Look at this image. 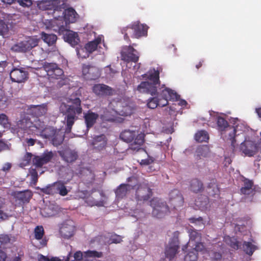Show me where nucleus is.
Segmentation results:
<instances>
[{"instance_id": "338daca9", "label": "nucleus", "mask_w": 261, "mask_h": 261, "mask_svg": "<svg viewBox=\"0 0 261 261\" xmlns=\"http://www.w3.org/2000/svg\"><path fill=\"white\" fill-rule=\"evenodd\" d=\"M32 180L34 184H36L38 181V173L36 170H33L31 173Z\"/></svg>"}, {"instance_id": "3c124183", "label": "nucleus", "mask_w": 261, "mask_h": 261, "mask_svg": "<svg viewBox=\"0 0 261 261\" xmlns=\"http://www.w3.org/2000/svg\"><path fill=\"white\" fill-rule=\"evenodd\" d=\"M100 119L102 121H114L115 119L114 116L109 114V112L106 110L103 112V114L100 115Z\"/></svg>"}, {"instance_id": "e433bc0d", "label": "nucleus", "mask_w": 261, "mask_h": 261, "mask_svg": "<svg viewBox=\"0 0 261 261\" xmlns=\"http://www.w3.org/2000/svg\"><path fill=\"white\" fill-rule=\"evenodd\" d=\"M33 123L28 117H24L20 119L17 123V126L19 129L25 130L32 127Z\"/></svg>"}, {"instance_id": "412c9836", "label": "nucleus", "mask_w": 261, "mask_h": 261, "mask_svg": "<svg viewBox=\"0 0 261 261\" xmlns=\"http://www.w3.org/2000/svg\"><path fill=\"white\" fill-rule=\"evenodd\" d=\"M59 153L63 160L67 163H72L75 162L78 158L77 152L70 149H65L59 151Z\"/></svg>"}, {"instance_id": "f704fd0d", "label": "nucleus", "mask_w": 261, "mask_h": 261, "mask_svg": "<svg viewBox=\"0 0 261 261\" xmlns=\"http://www.w3.org/2000/svg\"><path fill=\"white\" fill-rule=\"evenodd\" d=\"M207 193L211 196L215 197L219 195L220 190L218 185L216 184V180L213 179L207 187Z\"/></svg>"}, {"instance_id": "13d9d810", "label": "nucleus", "mask_w": 261, "mask_h": 261, "mask_svg": "<svg viewBox=\"0 0 261 261\" xmlns=\"http://www.w3.org/2000/svg\"><path fill=\"white\" fill-rule=\"evenodd\" d=\"M211 257L213 260L219 261L221 260L222 254L220 252L213 251L211 254Z\"/></svg>"}, {"instance_id": "ddd939ff", "label": "nucleus", "mask_w": 261, "mask_h": 261, "mask_svg": "<svg viewBox=\"0 0 261 261\" xmlns=\"http://www.w3.org/2000/svg\"><path fill=\"white\" fill-rule=\"evenodd\" d=\"M240 149L245 155L248 156H253L258 152L255 142L251 140H245L241 144Z\"/></svg>"}, {"instance_id": "c9c22d12", "label": "nucleus", "mask_w": 261, "mask_h": 261, "mask_svg": "<svg viewBox=\"0 0 261 261\" xmlns=\"http://www.w3.org/2000/svg\"><path fill=\"white\" fill-rule=\"evenodd\" d=\"M136 132L129 130H125L120 135V138L121 140L126 142H130L133 141L136 137Z\"/></svg>"}, {"instance_id": "c03bdc74", "label": "nucleus", "mask_w": 261, "mask_h": 261, "mask_svg": "<svg viewBox=\"0 0 261 261\" xmlns=\"http://www.w3.org/2000/svg\"><path fill=\"white\" fill-rule=\"evenodd\" d=\"M134 30L132 27V23L126 27L123 28L121 29L122 34H124V38L126 40L130 41L129 35L132 37Z\"/></svg>"}, {"instance_id": "c756f323", "label": "nucleus", "mask_w": 261, "mask_h": 261, "mask_svg": "<svg viewBox=\"0 0 261 261\" xmlns=\"http://www.w3.org/2000/svg\"><path fill=\"white\" fill-rule=\"evenodd\" d=\"M82 193L84 194V198L85 199V202L90 206H103V203L101 201H98L94 199L91 196V193L87 190L83 191Z\"/></svg>"}, {"instance_id": "f257e3e1", "label": "nucleus", "mask_w": 261, "mask_h": 261, "mask_svg": "<svg viewBox=\"0 0 261 261\" xmlns=\"http://www.w3.org/2000/svg\"><path fill=\"white\" fill-rule=\"evenodd\" d=\"M159 74L158 70H150L148 74L142 75L143 77H147L149 81L142 82L137 87V90L140 93L155 96L149 99L147 104L148 108L152 109L158 106H166L169 100L176 101L179 98V95L170 88H166L160 93L157 92V87L160 85Z\"/></svg>"}, {"instance_id": "4d7b16f0", "label": "nucleus", "mask_w": 261, "mask_h": 261, "mask_svg": "<svg viewBox=\"0 0 261 261\" xmlns=\"http://www.w3.org/2000/svg\"><path fill=\"white\" fill-rule=\"evenodd\" d=\"M189 221L192 223H195L196 225H201L203 226L204 225V223L203 222V219L201 217H199L198 218L191 217L189 218Z\"/></svg>"}, {"instance_id": "f03ea898", "label": "nucleus", "mask_w": 261, "mask_h": 261, "mask_svg": "<svg viewBox=\"0 0 261 261\" xmlns=\"http://www.w3.org/2000/svg\"><path fill=\"white\" fill-rule=\"evenodd\" d=\"M70 105L64 102L61 103L59 109L63 115H65V120L66 124V130L70 132L75 121L78 119V116L82 114L83 109L81 106V100L79 97L73 98L72 96L67 100Z\"/></svg>"}, {"instance_id": "a19ab883", "label": "nucleus", "mask_w": 261, "mask_h": 261, "mask_svg": "<svg viewBox=\"0 0 261 261\" xmlns=\"http://www.w3.org/2000/svg\"><path fill=\"white\" fill-rule=\"evenodd\" d=\"M243 248L247 254L251 255L257 248L256 246L252 244L251 242L245 241L243 244Z\"/></svg>"}, {"instance_id": "2f4dec72", "label": "nucleus", "mask_w": 261, "mask_h": 261, "mask_svg": "<svg viewBox=\"0 0 261 261\" xmlns=\"http://www.w3.org/2000/svg\"><path fill=\"white\" fill-rule=\"evenodd\" d=\"M190 190L195 193L201 192L203 190V183L197 178L193 179L190 181Z\"/></svg>"}, {"instance_id": "0e129e2a", "label": "nucleus", "mask_w": 261, "mask_h": 261, "mask_svg": "<svg viewBox=\"0 0 261 261\" xmlns=\"http://www.w3.org/2000/svg\"><path fill=\"white\" fill-rule=\"evenodd\" d=\"M84 253L81 251H76L74 253L73 257L75 261H81L83 259Z\"/></svg>"}, {"instance_id": "5701e85b", "label": "nucleus", "mask_w": 261, "mask_h": 261, "mask_svg": "<svg viewBox=\"0 0 261 261\" xmlns=\"http://www.w3.org/2000/svg\"><path fill=\"white\" fill-rule=\"evenodd\" d=\"M99 117L98 114L89 110L84 114V118L87 129L92 127L96 123V120Z\"/></svg>"}, {"instance_id": "79ce46f5", "label": "nucleus", "mask_w": 261, "mask_h": 261, "mask_svg": "<svg viewBox=\"0 0 261 261\" xmlns=\"http://www.w3.org/2000/svg\"><path fill=\"white\" fill-rule=\"evenodd\" d=\"M56 193L59 194L61 196H62L67 195L69 192L64 184L60 181L56 182Z\"/></svg>"}, {"instance_id": "bb28decb", "label": "nucleus", "mask_w": 261, "mask_h": 261, "mask_svg": "<svg viewBox=\"0 0 261 261\" xmlns=\"http://www.w3.org/2000/svg\"><path fill=\"white\" fill-rule=\"evenodd\" d=\"M74 227L72 224L64 223L60 229V232L61 236L68 239L73 235Z\"/></svg>"}, {"instance_id": "7ed1b4c3", "label": "nucleus", "mask_w": 261, "mask_h": 261, "mask_svg": "<svg viewBox=\"0 0 261 261\" xmlns=\"http://www.w3.org/2000/svg\"><path fill=\"white\" fill-rule=\"evenodd\" d=\"M42 68L46 72L48 79L61 80L58 83V85L62 87L68 83V79L64 75L63 70L55 63H43Z\"/></svg>"}, {"instance_id": "b1692460", "label": "nucleus", "mask_w": 261, "mask_h": 261, "mask_svg": "<svg viewBox=\"0 0 261 261\" xmlns=\"http://www.w3.org/2000/svg\"><path fill=\"white\" fill-rule=\"evenodd\" d=\"M44 124L40 127H36L39 130L40 136L46 139H50L53 137V135H55V132L57 130L52 126H46L44 127Z\"/></svg>"}, {"instance_id": "a211bd4d", "label": "nucleus", "mask_w": 261, "mask_h": 261, "mask_svg": "<svg viewBox=\"0 0 261 261\" xmlns=\"http://www.w3.org/2000/svg\"><path fill=\"white\" fill-rule=\"evenodd\" d=\"M134 186L128 184H121L115 190L116 199L118 200L124 198L130 192Z\"/></svg>"}, {"instance_id": "bf43d9fd", "label": "nucleus", "mask_w": 261, "mask_h": 261, "mask_svg": "<svg viewBox=\"0 0 261 261\" xmlns=\"http://www.w3.org/2000/svg\"><path fill=\"white\" fill-rule=\"evenodd\" d=\"M128 150L132 151L133 152H137L140 150H143V148L140 145L132 143L129 145Z\"/></svg>"}, {"instance_id": "774afa93", "label": "nucleus", "mask_w": 261, "mask_h": 261, "mask_svg": "<svg viewBox=\"0 0 261 261\" xmlns=\"http://www.w3.org/2000/svg\"><path fill=\"white\" fill-rule=\"evenodd\" d=\"M39 261H61V260L56 257H52L49 259L47 257L41 255Z\"/></svg>"}, {"instance_id": "ea45409f", "label": "nucleus", "mask_w": 261, "mask_h": 261, "mask_svg": "<svg viewBox=\"0 0 261 261\" xmlns=\"http://www.w3.org/2000/svg\"><path fill=\"white\" fill-rule=\"evenodd\" d=\"M195 139L198 142H207L209 140L208 133L204 130H201L196 133Z\"/></svg>"}, {"instance_id": "4be33fe9", "label": "nucleus", "mask_w": 261, "mask_h": 261, "mask_svg": "<svg viewBox=\"0 0 261 261\" xmlns=\"http://www.w3.org/2000/svg\"><path fill=\"white\" fill-rule=\"evenodd\" d=\"M79 174V176L83 181L86 184H91L95 180L94 172L89 168H82Z\"/></svg>"}, {"instance_id": "aec40b11", "label": "nucleus", "mask_w": 261, "mask_h": 261, "mask_svg": "<svg viewBox=\"0 0 261 261\" xmlns=\"http://www.w3.org/2000/svg\"><path fill=\"white\" fill-rule=\"evenodd\" d=\"M97 48V45L93 41L87 43L84 48L77 50V55L79 58L85 59L89 57V54L93 53Z\"/></svg>"}, {"instance_id": "dca6fc26", "label": "nucleus", "mask_w": 261, "mask_h": 261, "mask_svg": "<svg viewBox=\"0 0 261 261\" xmlns=\"http://www.w3.org/2000/svg\"><path fill=\"white\" fill-rule=\"evenodd\" d=\"M93 93L98 96L103 97L113 95V89L103 84H95L92 87Z\"/></svg>"}, {"instance_id": "1a4fd4ad", "label": "nucleus", "mask_w": 261, "mask_h": 261, "mask_svg": "<svg viewBox=\"0 0 261 261\" xmlns=\"http://www.w3.org/2000/svg\"><path fill=\"white\" fill-rule=\"evenodd\" d=\"M179 249V242L177 237H173L166 246L165 249V258L164 261H171L176 254L178 252Z\"/></svg>"}, {"instance_id": "20e7f679", "label": "nucleus", "mask_w": 261, "mask_h": 261, "mask_svg": "<svg viewBox=\"0 0 261 261\" xmlns=\"http://www.w3.org/2000/svg\"><path fill=\"white\" fill-rule=\"evenodd\" d=\"M217 129L221 133L223 137L229 140L231 142V145L234 148L236 142L237 128L235 126H230L228 122L223 117L218 116L217 118Z\"/></svg>"}, {"instance_id": "423d86ee", "label": "nucleus", "mask_w": 261, "mask_h": 261, "mask_svg": "<svg viewBox=\"0 0 261 261\" xmlns=\"http://www.w3.org/2000/svg\"><path fill=\"white\" fill-rule=\"evenodd\" d=\"M150 205L152 207V215L156 218H163L170 212L166 203L161 200L153 199L150 201Z\"/></svg>"}, {"instance_id": "6ab92c4d", "label": "nucleus", "mask_w": 261, "mask_h": 261, "mask_svg": "<svg viewBox=\"0 0 261 261\" xmlns=\"http://www.w3.org/2000/svg\"><path fill=\"white\" fill-rule=\"evenodd\" d=\"M53 157V153L51 151L44 152L41 156H35L33 159V163L37 167L40 168L48 163Z\"/></svg>"}, {"instance_id": "f3484780", "label": "nucleus", "mask_w": 261, "mask_h": 261, "mask_svg": "<svg viewBox=\"0 0 261 261\" xmlns=\"http://www.w3.org/2000/svg\"><path fill=\"white\" fill-rule=\"evenodd\" d=\"M243 184L240 190L241 194L253 196L255 194V187L253 180L244 178Z\"/></svg>"}, {"instance_id": "f8f14e48", "label": "nucleus", "mask_w": 261, "mask_h": 261, "mask_svg": "<svg viewBox=\"0 0 261 261\" xmlns=\"http://www.w3.org/2000/svg\"><path fill=\"white\" fill-rule=\"evenodd\" d=\"M16 204L22 206L24 204L29 203L33 196V193L31 190H26L22 191L14 192L12 194Z\"/></svg>"}, {"instance_id": "37998d69", "label": "nucleus", "mask_w": 261, "mask_h": 261, "mask_svg": "<svg viewBox=\"0 0 261 261\" xmlns=\"http://www.w3.org/2000/svg\"><path fill=\"white\" fill-rule=\"evenodd\" d=\"M56 182L48 185L46 187L43 188L41 189V191L45 194L48 195H55L56 194Z\"/></svg>"}, {"instance_id": "e2e57ef3", "label": "nucleus", "mask_w": 261, "mask_h": 261, "mask_svg": "<svg viewBox=\"0 0 261 261\" xmlns=\"http://www.w3.org/2000/svg\"><path fill=\"white\" fill-rule=\"evenodd\" d=\"M17 1L20 6L24 7H29L32 4L31 0H17Z\"/></svg>"}, {"instance_id": "9b49d317", "label": "nucleus", "mask_w": 261, "mask_h": 261, "mask_svg": "<svg viewBox=\"0 0 261 261\" xmlns=\"http://www.w3.org/2000/svg\"><path fill=\"white\" fill-rule=\"evenodd\" d=\"M29 73L23 68L14 67L10 71V77L13 82H24L28 79Z\"/></svg>"}, {"instance_id": "680f3d73", "label": "nucleus", "mask_w": 261, "mask_h": 261, "mask_svg": "<svg viewBox=\"0 0 261 261\" xmlns=\"http://www.w3.org/2000/svg\"><path fill=\"white\" fill-rule=\"evenodd\" d=\"M229 245L231 248L237 250L239 249V243L235 239H233V238L230 239V242H229Z\"/></svg>"}, {"instance_id": "473e14b6", "label": "nucleus", "mask_w": 261, "mask_h": 261, "mask_svg": "<svg viewBox=\"0 0 261 261\" xmlns=\"http://www.w3.org/2000/svg\"><path fill=\"white\" fill-rule=\"evenodd\" d=\"M38 8L42 11L54 9L55 6L51 0H42L37 2Z\"/></svg>"}, {"instance_id": "9d476101", "label": "nucleus", "mask_w": 261, "mask_h": 261, "mask_svg": "<svg viewBox=\"0 0 261 261\" xmlns=\"http://www.w3.org/2000/svg\"><path fill=\"white\" fill-rule=\"evenodd\" d=\"M121 60L129 63L130 62L136 63L139 59V55L136 49L132 46H126L123 48L121 52Z\"/></svg>"}, {"instance_id": "a878e982", "label": "nucleus", "mask_w": 261, "mask_h": 261, "mask_svg": "<svg viewBox=\"0 0 261 261\" xmlns=\"http://www.w3.org/2000/svg\"><path fill=\"white\" fill-rule=\"evenodd\" d=\"M94 149L100 151L104 149L107 145V140L104 135L96 136L93 139L92 143Z\"/></svg>"}, {"instance_id": "de8ad7c7", "label": "nucleus", "mask_w": 261, "mask_h": 261, "mask_svg": "<svg viewBox=\"0 0 261 261\" xmlns=\"http://www.w3.org/2000/svg\"><path fill=\"white\" fill-rule=\"evenodd\" d=\"M84 257H97L100 258L102 257L103 253L102 252H98L95 250H88L84 252Z\"/></svg>"}, {"instance_id": "2eb2a0df", "label": "nucleus", "mask_w": 261, "mask_h": 261, "mask_svg": "<svg viewBox=\"0 0 261 261\" xmlns=\"http://www.w3.org/2000/svg\"><path fill=\"white\" fill-rule=\"evenodd\" d=\"M132 27L134 32L132 38L139 39L147 35L148 27L146 24H142L140 21H137L132 22Z\"/></svg>"}, {"instance_id": "7c9ffc66", "label": "nucleus", "mask_w": 261, "mask_h": 261, "mask_svg": "<svg viewBox=\"0 0 261 261\" xmlns=\"http://www.w3.org/2000/svg\"><path fill=\"white\" fill-rule=\"evenodd\" d=\"M210 153V148L207 145H200L196 150L195 154V159L198 161L202 158H206Z\"/></svg>"}, {"instance_id": "864d4df0", "label": "nucleus", "mask_w": 261, "mask_h": 261, "mask_svg": "<svg viewBox=\"0 0 261 261\" xmlns=\"http://www.w3.org/2000/svg\"><path fill=\"white\" fill-rule=\"evenodd\" d=\"M9 31L8 25L3 20H0V35L4 36Z\"/></svg>"}, {"instance_id": "72a5a7b5", "label": "nucleus", "mask_w": 261, "mask_h": 261, "mask_svg": "<svg viewBox=\"0 0 261 261\" xmlns=\"http://www.w3.org/2000/svg\"><path fill=\"white\" fill-rule=\"evenodd\" d=\"M52 141L53 144L55 146L60 145L64 141V135L63 133L60 130L57 129L55 132V135L50 139Z\"/></svg>"}, {"instance_id": "6e6552de", "label": "nucleus", "mask_w": 261, "mask_h": 261, "mask_svg": "<svg viewBox=\"0 0 261 261\" xmlns=\"http://www.w3.org/2000/svg\"><path fill=\"white\" fill-rule=\"evenodd\" d=\"M152 195V190L147 185L140 184L136 189L135 199L138 203H144L148 201Z\"/></svg>"}, {"instance_id": "09e8293b", "label": "nucleus", "mask_w": 261, "mask_h": 261, "mask_svg": "<svg viewBox=\"0 0 261 261\" xmlns=\"http://www.w3.org/2000/svg\"><path fill=\"white\" fill-rule=\"evenodd\" d=\"M11 236L8 234H0V248L2 245H6L10 243L11 240Z\"/></svg>"}, {"instance_id": "6e6d98bb", "label": "nucleus", "mask_w": 261, "mask_h": 261, "mask_svg": "<svg viewBox=\"0 0 261 261\" xmlns=\"http://www.w3.org/2000/svg\"><path fill=\"white\" fill-rule=\"evenodd\" d=\"M8 117L5 114H0V124L4 127H8L9 125Z\"/></svg>"}, {"instance_id": "58836bf2", "label": "nucleus", "mask_w": 261, "mask_h": 261, "mask_svg": "<svg viewBox=\"0 0 261 261\" xmlns=\"http://www.w3.org/2000/svg\"><path fill=\"white\" fill-rule=\"evenodd\" d=\"M208 203V199L207 196L200 195L195 201V205L199 208L207 207Z\"/></svg>"}, {"instance_id": "4c0bfd02", "label": "nucleus", "mask_w": 261, "mask_h": 261, "mask_svg": "<svg viewBox=\"0 0 261 261\" xmlns=\"http://www.w3.org/2000/svg\"><path fill=\"white\" fill-rule=\"evenodd\" d=\"M41 38L43 41L49 45H53L57 41V37L53 34H47L44 32L41 33Z\"/></svg>"}, {"instance_id": "603ef678", "label": "nucleus", "mask_w": 261, "mask_h": 261, "mask_svg": "<svg viewBox=\"0 0 261 261\" xmlns=\"http://www.w3.org/2000/svg\"><path fill=\"white\" fill-rule=\"evenodd\" d=\"M33 108H34L36 111L38 112L36 113V114L38 116H42L44 115L47 111V107L46 105H42V106H33Z\"/></svg>"}, {"instance_id": "052dcab7", "label": "nucleus", "mask_w": 261, "mask_h": 261, "mask_svg": "<svg viewBox=\"0 0 261 261\" xmlns=\"http://www.w3.org/2000/svg\"><path fill=\"white\" fill-rule=\"evenodd\" d=\"M110 240L112 243L117 244L120 243L122 241V239L120 236L115 234L111 236Z\"/></svg>"}, {"instance_id": "8fccbe9b", "label": "nucleus", "mask_w": 261, "mask_h": 261, "mask_svg": "<svg viewBox=\"0 0 261 261\" xmlns=\"http://www.w3.org/2000/svg\"><path fill=\"white\" fill-rule=\"evenodd\" d=\"M44 229L42 226H37L34 230L35 238L37 240H41L44 235Z\"/></svg>"}, {"instance_id": "69168bd1", "label": "nucleus", "mask_w": 261, "mask_h": 261, "mask_svg": "<svg viewBox=\"0 0 261 261\" xmlns=\"http://www.w3.org/2000/svg\"><path fill=\"white\" fill-rule=\"evenodd\" d=\"M91 67V66L83 65L82 67V72L83 75L85 76V78L87 79L88 73L89 72L90 68Z\"/></svg>"}, {"instance_id": "a18cd8bd", "label": "nucleus", "mask_w": 261, "mask_h": 261, "mask_svg": "<svg viewBox=\"0 0 261 261\" xmlns=\"http://www.w3.org/2000/svg\"><path fill=\"white\" fill-rule=\"evenodd\" d=\"M87 80H95L99 77V74L98 70L97 68L94 66H91L90 68L89 72L88 73Z\"/></svg>"}, {"instance_id": "c85d7f7f", "label": "nucleus", "mask_w": 261, "mask_h": 261, "mask_svg": "<svg viewBox=\"0 0 261 261\" xmlns=\"http://www.w3.org/2000/svg\"><path fill=\"white\" fill-rule=\"evenodd\" d=\"M64 39L66 42H67L72 46L77 45L80 41L77 33L72 31L66 32L64 36Z\"/></svg>"}, {"instance_id": "5fc2aeb1", "label": "nucleus", "mask_w": 261, "mask_h": 261, "mask_svg": "<svg viewBox=\"0 0 261 261\" xmlns=\"http://www.w3.org/2000/svg\"><path fill=\"white\" fill-rule=\"evenodd\" d=\"M134 140V141L133 143L141 146L144 142V135L143 134H140L138 135H136Z\"/></svg>"}, {"instance_id": "49530a36", "label": "nucleus", "mask_w": 261, "mask_h": 261, "mask_svg": "<svg viewBox=\"0 0 261 261\" xmlns=\"http://www.w3.org/2000/svg\"><path fill=\"white\" fill-rule=\"evenodd\" d=\"M41 214L44 217H50L55 215V211L50 206H45L41 210Z\"/></svg>"}, {"instance_id": "0eeeda50", "label": "nucleus", "mask_w": 261, "mask_h": 261, "mask_svg": "<svg viewBox=\"0 0 261 261\" xmlns=\"http://www.w3.org/2000/svg\"><path fill=\"white\" fill-rule=\"evenodd\" d=\"M39 39L34 37H29L12 47V49L17 52H26L38 45Z\"/></svg>"}, {"instance_id": "39448f33", "label": "nucleus", "mask_w": 261, "mask_h": 261, "mask_svg": "<svg viewBox=\"0 0 261 261\" xmlns=\"http://www.w3.org/2000/svg\"><path fill=\"white\" fill-rule=\"evenodd\" d=\"M189 236V241L182 247V251L187 249L189 247H195L197 249H203L204 246L201 241V233L199 231L194 229L192 226L188 230Z\"/></svg>"}, {"instance_id": "cd10ccee", "label": "nucleus", "mask_w": 261, "mask_h": 261, "mask_svg": "<svg viewBox=\"0 0 261 261\" xmlns=\"http://www.w3.org/2000/svg\"><path fill=\"white\" fill-rule=\"evenodd\" d=\"M203 249H197V248L192 247L188 249L185 255L184 261H197L198 258V252Z\"/></svg>"}, {"instance_id": "393cba45", "label": "nucleus", "mask_w": 261, "mask_h": 261, "mask_svg": "<svg viewBox=\"0 0 261 261\" xmlns=\"http://www.w3.org/2000/svg\"><path fill=\"white\" fill-rule=\"evenodd\" d=\"M63 14L66 23L75 22L78 15L75 10L72 8L65 10Z\"/></svg>"}, {"instance_id": "4468645a", "label": "nucleus", "mask_w": 261, "mask_h": 261, "mask_svg": "<svg viewBox=\"0 0 261 261\" xmlns=\"http://www.w3.org/2000/svg\"><path fill=\"white\" fill-rule=\"evenodd\" d=\"M184 198L179 191L176 189L172 190L169 194V203L173 208L176 209L183 205Z\"/></svg>"}]
</instances>
